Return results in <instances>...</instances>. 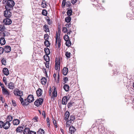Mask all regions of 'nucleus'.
I'll use <instances>...</instances> for the list:
<instances>
[{"instance_id": "obj_1", "label": "nucleus", "mask_w": 134, "mask_h": 134, "mask_svg": "<svg viewBox=\"0 0 134 134\" xmlns=\"http://www.w3.org/2000/svg\"><path fill=\"white\" fill-rule=\"evenodd\" d=\"M2 3L5 5L6 10H12L15 5L14 1L13 0H3Z\"/></svg>"}, {"instance_id": "obj_2", "label": "nucleus", "mask_w": 134, "mask_h": 134, "mask_svg": "<svg viewBox=\"0 0 134 134\" xmlns=\"http://www.w3.org/2000/svg\"><path fill=\"white\" fill-rule=\"evenodd\" d=\"M61 38L60 37V35L58 33H56L55 36V46L57 47L58 46V48H59L61 45Z\"/></svg>"}, {"instance_id": "obj_3", "label": "nucleus", "mask_w": 134, "mask_h": 134, "mask_svg": "<svg viewBox=\"0 0 134 134\" xmlns=\"http://www.w3.org/2000/svg\"><path fill=\"white\" fill-rule=\"evenodd\" d=\"M14 93L16 96H21L23 95V92L18 89H15L14 90Z\"/></svg>"}, {"instance_id": "obj_4", "label": "nucleus", "mask_w": 134, "mask_h": 134, "mask_svg": "<svg viewBox=\"0 0 134 134\" xmlns=\"http://www.w3.org/2000/svg\"><path fill=\"white\" fill-rule=\"evenodd\" d=\"M43 101V100L42 99L39 98L35 101L34 102V104L36 106L38 107L42 104Z\"/></svg>"}, {"instance_id": "obj_5", "label": "nucleus", "mask_w": 134, "mask_h": 134, "mask_svg": "<svg viewBox=\"0 0 134 134\" xmlns=\"http://www.w3.org/2000/svg\"><path fill=\"white\" fill-rule=\"evenodd\" d=\"M10 10H7L4 11V16L6 18H10L12 15V13L10 11Z\"/></svg>"}, {"instance_id": "obj_6", "label": "nucleus", "mask_w": 134, "mask_h": 134, "mask_svg": "<svg viewBox=\"0 0 134 134\" xmlns=\"http://www.w3.org/2000/svg\"><path fill=\"white\" fill-rule=\"evenodd\" d=\"M12 23L11 20L9 18H6L4 19L3 20V23L6 25H9L10 24Z\"/></svg>"}, {"instance_id": "obj_7", "label": "nucleus", "mask_w": 134, "mask_h": 134, "mask_svg": "<svg viewBox=\"0 0 134 134\" xmlns=\"http://www.w3.org/2000/svg\"><path fill=\"white\" fill-rule=\"evenodd\" d=\"M10 125V124L9 121H7L4 123L3 127L5 129H7L9 128Z\"/></svg>"}, {"instance_id": "obj_8", "label": "nucleus", "mask_w": 134, "mask_h": 134, "mask_svg": "<svg viewBox=\"0 0 134 134\" xmlns=\"http://www.w3.org/2000/svg\"><path fill=\"white\" fill-rule=\"evenodd\" d=\"M69 100L68 97H67L65 96L64 97L62 100V103L63 104L65 105L66 104Z\"/></svg>"}, {"instance_id": "obj_9", "label": "nucleus", "mask_w": 134, "mask_h": 134, "mask_svg": "<svg viewBox=\"0 0 134 134\" xmlns=\"http://www.w3.org/2000/svg\"><path fill=\"white\" fill-rule=\"evenodd\" d=\"M29 102L30 103L32 102L34 100L33 96L32 95H29L27 98Z\"/></svg>"}, {"instance_id": "obj_10", "label": "nucleus", "mask_w": 134, "mask_h": 134, "mask_svg": "<svg viewBox=\"0 0 134 134\" xmlns=\"http://www.w3.org/2000/svg\"><path fill=\"white\" fill-rule=\"evenodd\" d=\"M4 51L6 53H8L11 50V47L8 46H6L4 48Z\"/></svg>"}, {"instance_id": "obj_11", "label": "nucleus", "mask_w": 134, "mask_h": 134, "mask_svg": "<svg viewBox=\"0 0 134 134\" xmlns=\"http://www.w3.org/2000/svg\"><path fill=\"white\" fill-rule=\"evenodd\" d=\"M37 96H41L42 93V90L40 88H39L36 91Z\"/></svg>"}, {"instance_id": "obj_12", "label": "nucleus", "mask_w": 134, "mask_h": 134, "mask_svg": "<svg viewBox=\"0 0 134 134\" xmlns=\"http://www.w3.org/2000/svg\"><path fill=\"white\" fill-rule=\"evenodd\" d=\"M2 91L4 95H9L10 94V92L5 88H3Z\"/></svg>"}, {"instance_id": "obj_13", "label": "nucleus", "mask_w": 134, "mask_h": 134, "mask_svg": "<svg viewBox=\"0 0 134 134\" xmlns=\"http://www.w3.org/2000/svg\"><path fill=\"white\" fill-rule=\"evenodd\" d=\"M70 116V113L69 112L66 111L65 112L64 115V119L66 121L67 120Z\"/></svg>"}, {"instance_id": "obj_14", "label": "nucleus", "mask_w": 134, "mask_h": 134, "mask_svg": "<svg viewBox=\"0 0 134 134\" xmlns=\"http://www.w3.org/2000/svg\"><path fill=\"white\" fill-rule=\"evenodd\" d=\"M68 71V69L66 67H64L63 70V74L64 75H66Z\"/></svg>"}, {"instance_id": "obj_15", "label": "nucleus", "mask_w": 134, "mask_h": 134, "mask_svg": "<svg viewBox=\"0 0 134 134\" xmlns=\"http://www.w3.org/2000/svg\"><path fill=\"white\" fill-rule=\"evenodd\" d=\"M3 72L4 74L6 75H8L9 74V71L8 69L7 68H4L3 70Z\"/></svg>"}, {"instance_id": "obj_16", "label": "nucleus", "mask_w": 134, "mask_h": 134, "mask_svg": "<svg viewBox=\"0 0 134 134\" xmlns=\"http://www.w3.org/2000/svg\"><path fill=\"white\" fill-rule=\"evenodd\" d=\"M75 131V127L72 126H71L69 129V131L70 133L72 134L74 133V132Z\"/></svg>"}, {"instance_id": "obj_17", "label": "nucleus", "mask_w": 134, "mask_h": 134, "mask_svg": "<svg viewBox=\"0 0 134 134\" xmlns=\"http://www.w3.org/2000/svg\"><path fill=\"white\" fill-rule=\"evenodd\" d=\"M5 43V41L3 37H2L0 38V44L1 45H3Z\"/></svg>"}, {"instance_id": "obj_18", "label": "nucleus", "mask_w": 134, "mask_h": 134, "mask_svg": "<svg viewBox=\"0 0 134 134\" xmlns=\"http://www.w3.org/2000/svg\"><path fill=\"white\" fill-rule=\"evenodd\" d=\"M42 83L43 85H45L47 82V79L46 77H43L41 79Z\"/></svg>"}, {"instance_id": "obj_19", "label": "nucleus", "mask_w": 134, "mask_h": 134, "mask_svg": "<svg viewBox=\"0 0 134 134\" xmlns=\"http://www.w3.org/2000/svg\"><path fill=\"white\" fill-rule=\"evenodd\" d=\"M57 91H56L55 89L54 91L52 92V95L51 96V98H52L56 97L57 96Z\"/></svg>"}, {"instance_id": "obj_20", "label": "nucleus", "mask_w": 134, "mask_h": 134, "mask_svg": "<svg viewBox=\"0 0 134 134\" xmlns=\"http://www.w3.org/2000/svg\"><path fill=\"white\" fill-rule=\"evenodd\" d=\"M20 123V121L19 119H15L13 121V123L14 125H17Z\"/></svg>"}, {"instance_id": "obj_21", "label": "nucleus", "mask_w": 134, "mask_h": 134, "mask_svg": "<svg viewBox=\"0 0 134 134\" xmlns=\"http://www.w3.org/2000/svg\"><path fill=\"white\" fill-rule=\"evenodd\" d=\"M8 86V88H9L13 89L14 88V85L13 83L10 82L9 83Z\"/></svg>"}, {"instance_id": "obj_22", "label": "nucleus", "mask_w": 134, "mask_h": 134, "mask_svg": "<svg viewBox=\"0 0 134 134\" xmlns=\"http://www.w3.org/2000/svg\"><path fill=\"white\" fill-rule=\"evenodd\" d=\"M23 128L22 127H18L16 128V131L17 132H21L23 131Z\"/></svg>"}, {"instance_id": "obj_23", "label": "nucleus", "mask_w": 134, "mask_h": 134, "mask_svg": "<svg viewBox=\"0 0 134 134\" xmlns=\"http://www.w3.org/2000/svg\"><path fill=\"white\" fill-rule=\"evenodd\" d=\"M30 132L29 129L28 128H26L24 131L23 133L24 134H29Z\"/></svg>"}, {"instance_id": "obj_24", "label": "nucleus", "mask_w": 134, "mask_h": 134, "mask_svg": "<svg viewBox=\"0 0 134 134\" xmlns=\"http://www.w3.org/2000/svg\"><path fill=\"white\" fill-rule=\"evenodd\" d=\"M44 31L46 32H47L49 31L48 26L46 25H45L43 26Z\"/></svg>"}, {"instance_id": "obj_25", "label": "nucleus", "mask_w": 134, "mask_h": 134, "mask_svg": "<svg viewBox=\"0 0 134 134\" xmlns=\"http://www.w3.org/2000/svg\"><path fill=\"white\" fill-rule=\"evenodd\" d=\"M37 134H44V131L42 129H40L37 132Z\"/></svg>"}, {"instance_id": "obj_26", "label": "nucleus", "mask_w": 134, "mask_h": 134, "mask_svg": "<svg viewBox=\"0 0 134 134\" xmlns=\"http://www.w3.org/2000/svg\"><path fill=\"white\" fill-rule=\"evenodd\" d=\"M63 88L65 91L67 92L69 91V86L65 84L64 85Z\"/></svg>"}, {"instance_id": "obj_27", "label": "nucleus", "mask_w": 134, "mask_h": 134, "mask_svg": "<svg viewBox=\"0 0 134 134\" xmlns=\"http://www.w3.org/2000/svg\"><path fill=\"white\" fill-rule=\"evenodd\" d=\"M44 51L46 55H48L50 53V50L49 49L47 48H45Z\"/></svg>"}, {"instance_id": "obj_28", "label": "nucleus", "mask_w": 134, "mask_h": 134, "mask_svg": "<svg viewBox=\"0 0 134 134\" xmlns=\"http://www.w3.org/2000/svg\"><path fill=\"white\" fill-rule=\"evenodd\" d=\"M44 60L46 61V62H48L49 61V58L48 55H45L44 56Z\"/></svg>"}, {"instance_id": "obj_29", "label": "nucleus", "mask_w": 134, "mask_h": 134, "mask_svg": "<svg viewBox=\"0 0 134 134\" xmlns=\"http://www.w3.org/2000/svg\"><path fill=\"white\" fill-rule=\"evenodd\" d=\"M66 41L65 44L66 46L68 47H70L71 45V43L70 41L69 40Z\"/></svg>"}, {"instance_id": "obj_30", "label": "nucleus", "mask_w": 134, "mask_h": 134, "mask_svg": "<svg viewBox=\"0 0 134 134\" xmlns=\"http://www.w3.org/2000/svg\"><path fill=\"white\" fill-rule=\"evenodd\" d=\"M72 121L70 120H68L66 123V127H69L71 125Z\"/></svg>"}, {"instance_id": "obj_31", "label": "nucleus", "mask_w": 134, "mask_h": 134, "mask_svg": "<svg viewBox=\"0 0 134 134\" xmlns=\"http://www.w3.org/2000/svg\"><path fill=\"white\" fill-rule=\"evenodd\" d=\"M65 21L66 22L68 23L70 22L71 20V18L69 16L67 17L65 19Z\"/></svg>"}, {"instance_id": "obj_32", "label": "nucleus", "mask_w": 134, "mask_h": 134, "mask_svg": "<svg viewBox=\"0 0 134 134\" xmlns=\"http://www.w3.org/2000/svg\"><path fill=\"white\" fill-rule=\"evenodd\" d=\"M13 117L11 116H9L7 117V121H9V122L10 121H11L13 120Z\"/></svg>"}, {"instance_id": "obj_33", "label": "nucleus", "mask_w": 134, "mask_h": 134, "mask_svg": "<svg viewBox=\"0 0 134 134\" xmlns=\"http://www.w3.org/2000/svg\"><path fill=\"white\" fill-rule=\"evenodd\" d=\"M44 44L46 46L48 47L49 46L50 44L48 40H46L44 42Z\"/></svg>"}, {"instance_id": "obj_34", "label": "nucleus", "mask_w": 134, "mask_h": 134, "mask_svg": "<svg viewBox=\"0 0 134 134\" xmlns=\"http://www.w3.org/2000/svg\"><path fill=\"white\" fill-rule=\"evenodd\" d=\"M75 117L73 115H71L70 118V119L69 120H70L71 121H74L75 119Z\"/></svg>"}, {"instance_id": "obj_35", "label": "nucleus", "mask_w": 134, "mask_h": 134, "mask_svg": "<svg viewBox=\"0 0 134 134\" xmlns=\"http://www.w3.org/2000/svg\"><path fill=\"white\" fill-rule=\"evenodd\" d=\"M29 103H30L29 102L28 100L27 99V98L26 99H25L24 101L23 105H27L29 104Z\"/></svg>"}, {"instance_id": "obj_36", "label": "nucleus", "mask_w": 134, "mask_h": 134, "mask_svg": "<svg viewBox=\"0 0 134 134\" xmlns=\"http://www.w3.org/2000/svg\"><path fill=\"white\" fill-rule=\"evenodd\" d=\"M55 69L56 70H58V69H60V63L59 64L55 63Z\"/></svg>"}, {"instance_id": "obj_37", "label": "nucleus", "mask_w": 134, "mask_h": 134, "mask_svg": "<svg viewBox=\"0 0 134 134\" xmlns=\"http://www.w3.org/2000/svg\"><path fill=\"white\" fill-rule=\"evenodd\" d=\"M72 11L71 9L69 10L67 12V14L69 16H70L72 15Z\"/></svg>"}, {"instance_id": "obj_38", "label": "nucleus", "mask_w": 134, "mask_h": 134, "mask_svg": "<svg viewBox=\"0 0 134 134\" xmlns=\"http://www.w3.org/2000/svg\"><path fill=\"white\" fill-rule=\"evenodd\" d=\"M64 39L66 41L69 40V38L68 35H65L64 37Z\"/></svg>"}, {"instance_id": "obj_39", "label": "nucleus", "mask_w": 134, "mask_h": 134, "mask_svg": "<svg viewBox=\"0 0 134 134\" xmlns=\"http://www.w3.org/2000/svg\"><path fill=\"white\" fill-rule=\"evenodd\" d=\"M42 14L43 15L46 16L47 14V12L46 10L43 9L42 10Z\"/></svg>"}, {"instance_id": "obj_40", "label": "nucleus", "mask_w": 134, "mask_h": 134, "mask_svg": "<svg viewBox=\"0 0 134 134\" xmlns=\"http://www.w3.org/2000/svg\"><path fill=\"white\" fill-rule=\"evenodd\" d=\"M70 55L71 53L67 51L65 53V55L66 57L68 58L70 57Z\"/></svg>"}, {"instance_id": "obj_41", "label": "nucleus", "mask_w": 134, "mask_h": 134, "mask_svg": "<svg viewBox=\"0 0 134 134\" xmlns=\"http://www.w3.org/2000/svg\"><path fill=\"white\" fill-rule=\"evenodd\" d=\"M49 35L48 34H45L44 35V38L46 40H48L49 39Z\"/></svg>"}, {"instance_id": "obj_42", "label": "nucleus", "mask_w": 134, "mask_h": 134, "mask_svg": "<svg viewBox=\"0 0 134 134\" xmlns=\"http://www.w3.org/2000/svg\"><path fill=\"white\" fill-rule=\"evenodd\" d=\"M5 29V27L3 25H0V31H3Z\"/></svg>"}, {"instance_id": "obj_43", "label": "nucleus", "mask_w": 134, "mask_h": 134, "mask_svg": "<svg viewBox=\"0 0 134 134\" xmlns=\"http://www.w3.org/2000/svg\"><path fill=\"white\" fill-rule=\"evenodd\" d=\"M64 33L67 32H68V30L66 27H63L62 29Z\"/></svg>"}, {"instance_id": "obj_44", "label": "nucleus", "mask_w": 134, "mask_h": 134, "mask_svg": "<svg viewBox=\"0 0 134 134\" xmlns=\"http://www.w3.org/2000/svg\"><path fill=\"white\" fill-rule=\"evenodd\" d=\"M1 62L2 64L5 65L6 60L4 58L2 60Z\"/></svg>"}, {"instance_id": "obj_45", "label": "nucleus", "mask_w": 134, "mask_h": 134, "mask_svg": "<svg viewBox=\"0 0 134 134\" xmlns=\"http://www.w3.org/2000/svg\"><path fill=\"white\" fill-rule=\"evenodd\" d=\"M4 51V49L2 47H0V54H2Z\"/></svg>"}, {"instance_id": "obj_46", "label": "nucleus", "mask_w": 134, "mask_h": 134, "mask_svg": "<svg viewBox=\"0 0 134 134\" xmlns=\"http://www.w3.org/2000/svg\"><path fill=\"white\" fill-rule=\"evenodd\" d=\"M4 123L2 121H0V128H2L3 127L4 125Z\"/></svg>"}, {"instance_id": "obj_47", "label": "nucleus", "mask_w": 134, "mask_h": 134, "mask_svg": "<svg viewBox=\"0 0 134 134\" xmlns=\"http://www.w3.org/2000/svg\"><path fill=\"white\" fill-rule=\"evenodd\" d=\"M45 65L47 68H49V62H46V63H45Z\"/></svg>"}, {"instance_id": "obj_48", "label": "nucleus", "mask_w": 134, "mask_h": 134, "mask_svg": "<svg viewBox=\"0 0 134 134\" xmlns=\"http://www.w3.org/2000/svg\"><path fill=\"white\" fill-rule=\"evenodd\" d=\"M12 102L13 105L14 106H16V104L15 100H12Z\"/></svg>"}, {"instance_id": "obj_49", "label": "nucleus", "mask_w": 134, "mask_h": 134, "mask_svg": "<svg viewBox=\"0 0 134 134\" xmlns=\"http://www.w3.org/2000/svg\"><path fill=\"white\" fill-rule=\"evenodd\" d=\"M19 99L20 100V102H21V103L23 105V103L24 101L23 99L22 98H21V97H20L19 98Z\"/></svg>"}, {"instance_id": "obj_50", "label": "nucleus", "mask_w": 134, "mask_h": 134, "mask_svg": "<svg viewBox=\"0 0 134 134\" xmlns=\"http://www.w3.org/2000/svg\"><path fill=\"white\" fill-rule=\"evenodd\" d=\"M47 21L48 24L50 25L51 24V22L50 21V19L49 18L46 19Z\"/></svg>"}, {"instance_id": "obj_51", "label": "nucleus", "mask_w": 134, "mask_h": 134, "mask_svg": "<svg viewBox=\"0 0 134 134\" xmlns=\"http://www.w3.org/2000/svg\"><path fill=\"white\" fill-rule=\"evenodd\" d=\"M42 70L43 72L45 73L46 75H47V73L46 71V69L44 68H43L42 69Z\"/></svg>"}, {"instance_id": "obj_52", "label": "nucleus", "mask_w": 134, "mask_h": 134, "mask_svg": "<svg viewBox=\"0 0 134 134\" xmlns=\"http://www.w3.org/2000/svg\"><path fill=\"white\" fill-rule=\"evenodd\" d=\"M29 134H36V132L33 131H30Z\"/></svg>"}, {"instance_id": "obj_53", "label": "nucleus", "mask_w": 134, "mask_h": 134, "mask_svg": "<svg viewBox=\"0 0 134 134\" xmlns=\"http://www.w3.org/2000/svg\"><path fill=\"white\" fill-rule=\"evenodd\" d=\"M77 1V0H72L71 2V3L73 4H74Z\"/></svg>"}, {"instance_id": "obj_54", "label": "nucleus", "mask_w": 134, "mask_h": 134, "mask_svg": "<svg viewBox=\"0 0 134 134\" xmlns=\"http://www.w3.org/2000/svg\"><path fill=\"white\" fill-rule=\"evenodd\" d=\"M3 81L5 83V85H7V81L5 79V77H3Z\"/></svg>"}, {"instance_id": "obj_55", "label": "nucleus", "mask_w": 134, "mask_h": 134, "mask_svg": "<svg viewBox=\"0 0 134 134\" xmlns=\"http://www.w3.org/2000/svg\"><path fill=\"white\" fill-rule=\"evenodd\" d=\"M53 123L54 125L56 127H57V126L56 124V121L55 120H53Z\"/></svg>"}, {"instance_id": "obj_56", "label": "nucleus", "mask_w": 134, "mask_h": 134, "mask_svg": "<svg viewBox=\"0 0 134 134\" xmlns=\"http://www.w3.org/2000/svg\"><path fill=\"white\" fill-rule=\"evenodd\" d=\"M37 119H38V117H35L33 118V119L35 120L34 122H37Z\"/></svg>"}, {"instance_id": "obj_57", "label": "nucleus", "mask_w": 134, "mask_h": 134, "mask_svg": "<svg viewBox=\"0 0 134 134\" xmlns=\"http://www.w3.org/2000/svg\"><path fill=\"white\" fill-rule=\"evenodd\" d=\"M66 27L69 28L71 26V24L70 23L67 24L65 25Z\"/></svg>"}, {"instance_id": "obj_58", "label": "nucleus", "mask_w": 134, "mask_h": 134, "mask_svg": "<svg viewBox=\"0 0 134 134\" xmlns=\"http://www.w3.org/2000/svg\"><path fill=\"white\" fill-rule=\"evenodd\" d=\"M0 100H1L2 102V103L4 102V99L2 97V96H0Z\"/></svg>"}, {"instance_id": "obj_59", "label": "nucleus", "mask_w": 134, "mask_h": 134, "mask_svg": "<svg viewBox=\"0 0 134 134\" xmlns=\"http://www.w3.org/2000/svg\"><path fill=\"white\" fill-rule=\"evenodd\" d=\"M51 93H52V90L51 88L49 90V94L50 96H51Z\"/></svg>"}, {"instance_id": "obj_60", "label": "nucleus", "mask_w": 134, "mask_h": 134, "mask_svg": "<svg viewBox=\"0 0 134 134\" xmlns=\"http://www.w3.org/2000/svg\"><path fill=\"white\" fill-rule=\"evenodd\" d=\"M0 85L1 86V87H2V88H4V85L3 84L1 83V82L0 81Z\"/></svg>"}, {"instance_id": "obj_61", "label": "nucleus", "mask_w": 134, "mask_h": 134, "mask_svg": "<svg viewBox=\"0 0 134 134\" xmlns=\"http://www.w3.org/2000/svg\"><path fill=\"white\" fill-rule=\"evenodd\" d=\"M64 80L66 82V81L68 80V78L67 77H65L64 78Z\"/></svg>"}, {"instance_id": "obj_62", "label": "nucleus", "mask_w": 134, "mask_h": 134, "mask_svg": "<svg viewBox=\"0 0 134 134\" xmlns=\"http://www.w3.org/2000/svg\"><path fill=\"white\" fill-rule=\"evenodd\" d=\"M65 0H63L62 2V5L64 4L63 6H65Z\"/></svg>"}, {"instance_id": "obj_63", "label": "nucleus", "mask_w": 134, "mask_h": 134, "mask_svg": "<svg viewBox=\"0 0 134 134\" xmlns=\"http://www.w3.org/2000/svg\"><path fill=\"white\" fill-rule=\"evenodd\" d=\"M46 121L47 123H48L49 122V119L48 117L47 118V119Z\"/></svg>"}, {"instance_id": "obj_64", "label": "nucleus", "mask_w": 134, "mask_h": 134, "mask_svg": "<svg viewBox=\"0 0 134 134\" xmlns=\"http://www.w3.org/2000/svg\"><path fill=\"white\" fill-rule=\"evenodd\" d=\"M60 75L58 74V78H57V81H59V80H60Z\"/></svg>"}]
</instances>
